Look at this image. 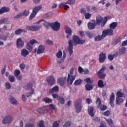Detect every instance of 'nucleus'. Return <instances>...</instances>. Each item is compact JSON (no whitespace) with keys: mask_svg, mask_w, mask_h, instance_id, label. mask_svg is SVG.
<instances>
[{"mask_svg":"<svg viewBox=\"0 0 127 127\" xmlns=\"http://www.w3.org/2000/svg\"><path fill=\"white\" fill-rule=\"evenodd\" d=\"M107 21L108 17H105L103 19L102 16L99 15L96 16V21L95 22V23L97 25H100L101 24V27H104V26L106 25V23H107Z\"/></svg>","mask_w":127,"mask_h":127,"instance_id":"f257e3e1","label":"nucleus"},{"mask_svg":"<svg viewBox=\"0 0 127 127\" xmlns=\"http://www.w3.org/2000/svg\"><path fill=\"white\" fill-rule=\"evenodd\" d=\"M41 8H42V6L41 5L35 7L33 9L32 13L30 15L29 20H32V19H33V18L35 17L36 14H37V12H38L39 10L41 9Z\"/></svg>","mask_w":127,"mask_h":127,"instance_id":"f03ea898","label":"nucleus"},{"mask_svg":"<svg viewBox=\"0 0 127 127\" xmlns=\"http://www.w3.org/2000/svg\"><path fill=\"white\" fill-rule=\"evenodd\" d=\"M72 41L74 43V45H78V44H84L85 43V40H81L80 39V37L76 35H74L72 37Z\"/></svg>","mask_w":127,"mask_h":127,"instance_id":"7ed1b4c3","label":"nucleus"},{"mask_svg":"<svg viewBox=\"0 0 127 127\" xmlns=\"http://www.w3.org/2000/svg\"><path fill=\"white\" fill-rule=\"evenodd\" d=\"M96 104L97 107V109H99V110H100V111H102L103 112L107 110V106L106 105H102V102L101 101V99L99 97H98L96 100Z\"/></svg>","mask_w":127,"mask_h":127,"instance_id":"20e7f679","label":"nucleus"},{"mask_svg":"<svg viewBox=\"0 0 127 127\" xmlns=\"http://www.w3.org/2000/svg\"><path fill=\"white\" fill-rule=\"evenodd\" d=\"M74 107L76 113H80L82 110V104H81V101L78 99L76 100L74 103Z\"/></svg>","mask_w":127,"mask_h":127,"instance_id":"39448f33","label":"nucleus"},{"mask_svg":"<svg viewBox=\"0 0 127 127\" xmlns=\"http://www.w3.org/2000/svg\"><path fill=\"white\" fill-rule=\"evenodd\" d=\"M42 27V25L40 24L37 26H28L26 27L27 30H30L31 31H38Z\"/></svg>","mask_w":127,"mask_h":127,"instance_id":"423d86ee","label":"nucleus"},{"mask_svg":"<svg viewBox=\"0 0 127 127\" xmlns=\"http://www.w3.org/2000/svg\"><path fill=\"white\" fill-rule=\"evenodd\" d=\"M61 24L58 21H56L55 22L52 23L51 24V27L52 28L54 31H58L60 29V27Z\"/></svg>","mask_w":127,"mask_h":127,"instance_id":"0eeeda50","label":"nucleus"},{"mask_svg":"<svg viewBox=\"0 0 127 127\" xmlns=\"http://www.w3.org/2000/svg\"><path fill=\"white\" fill-rule=\"evenodd\" d=\"M11 122H12V117L8 115L4 117V119L2 121V123L3 125H6V124H10Z\"/></svg>","mask_w":127,"mask_h":127,"instance_id":"6e6552de","label":"nucleus"},{"mask_svg":"<svg viewBox=\"0 0 127 127\" xmlns=\"http://www.w3.org/2000/svg\"><path fill=\"white\" fill-rule=\"evenodd\" d=\"M113 34H114L113 31L111 29L105 30L103 31L102 32L103 37H106L107 35H109V36H112Z\"/></svg>","mask_w":127,"mask_h":127,"instance_id":"1a4fd4ad","label":"nucleus"},{"mask_svg":"<svg viewBox=\"0 0 127 127\" xmlns=\"http://www.w3.org/2000/svg\"><path fill=\"white\" fill-rule=\"evenodd\" d=\"M74 73V67H72L70 70L69 73L68 74L67 80H75L76 79V76L72 75Z\"/></svg>","mask_w":127,"mask_h":127,"instance_id":"9d476101","label":"nucleus"},{"mask_svg":"<svg viewBox=\"0 0 127 127\" xmlns=\"http://www.w3.org/2000/svg\"><path fill=\"white\" fill-rule=\"evenodd\" d=\"M67 51L69 53L70 56L73 54V44L72 43V40L68 41V47L67 48Z\"/></svg>","mask_w":127,"mask_h":127,"instance_id":"9b49d317","label":"nucleus"},{"mask_svg":"<svg viewBox=\"0 0 127 127\" xmlns=\"http://www.w3.org/2000/svg\"><path fill=\"white\" fill-rule=\"evenodd\" d=\"M107 58L106 53L103 52L100 53L99 55V61L100 63H104L106 61Z\"/></svg>","mask_w":127,"mask_h":127,"instance_id":"f8f14e48","label":"nucleus"},{"mask_svg":"<svg viewBox=\"0 0 127 127\" xmlns=\"http://www.w3.org/2000/svg\"><path fill=\"white\" fill-rule=\"evenodd\" d=\"M23 45H24V42L22 41L21 38L18 39L16 41V46L17 48H21L23 47Z\"/></svg>","mask_w":127,"mask_h":127,"instance_id":"ddd939ff","label":"nucleus"},{"mask_svg":"<svg viewBox=\"0 0 127 127\" xmlns=\"http://www.w3.org/2000/svg\"><path fill=\"white\" fill-rule=\"evenodd\" d=\"M109 101L110 106L112 107V108H114L115 107V104H114V101H115V94L114 93L111 94Z\"/></svg>","mask_w":127,"mask_h":127,"instance_id":"4468645a","label":"nucleus"},{"mask_svg":"<svg viewBox=\"0 0 127 127\" xmlns=\"http://www.w3.org/2000/svg\"><path fill=\"white\" fill-rule=\"evenodd\" d=\"M65 33L67 34L66 38H70V36L72 35V29L68 27H65Z\"/></svg>","mask_w":127,"mask_h":127,"instance_id":"2eb2a0df","label":"nucleus"},{"mask_svg":"<svg viewBox=\"0 0 127 127\" xmlns=\"http://www.w3.org/2000/svg\"><path fill=\"white\" fill-rule=\"evenodd\" d=\"M37 112L39 113V114H44L48 112V109H47V107L45 106L44 107L38 109L37 110Z\"/></svg>","mask_w":127,"mask_h":127,"instance_id":"dca6fc26","label":"nucleus"},{"mask_svg":"<svg viewBox=\"0 0 127 127\" xmlns=\"http://www.w3.org/2000/svg\"><path fill=\"white\" fill-rule=\"evenodd\" d=\"M14 75L18 80H21L22 77L20 75V70L16 69L14 71Z\"/></svg>","mask_w":127,"mask_h":127,"instance_id":"f3484780","label":"nucleus"},{"mask_svg":"<svg viewBox=\"0 0 127 127\" xmlns=\"http://www.w3.org/2000/svg\"><path fill=\"white\" fill-rule=\"evenodd\" d=\"M59 91V87H58V86L57 85H56L53 88L50 89L49 93L50 94H53V93H57V92H58Z\"/></svg>","mask_w":127,"mask_h":127,"instance_id":"a211bd4d","label":"nucleus"},{"mask_svg":"<svg viewBox=\"0 0 127 127\" xmlns=\"http://www.w3.org/2000/svg\"><path fill=\"white\" fill-rule=\"evenodd\" d=\"M44 50H45V47L43 45H40L38 49L37 53V54H41V53H43V52H44Z\"/></svg>","mask_w":127,"mask_h":127,"instance_id":"6ab92c4d","label":"nucleus"},{"mask_svg":"<svg viewBox=\"0 0 127 127\" xmlns=\"http://www.w3.org/2000/svg\"><path fill=\"white\" fill-rule=\"evenodd\" d=\"M9 11V8L6 7H2L0 9V14L4 13L5 12H8Z\"/></svg>","mask_w":127,"mask_h":127,"instance_id":"aec40b11","label":"nucleus"},{"mask_svg":"<svg viewBox=\"0 0 127 127\" xmlns=\"http://www.w3.org/2000/svg\"><path fill=\"white\" fill-rule=\"evenodd\" d=\"M97 24L95 22L94 23L89 22L88 23V27L89 29H95L96 26H97Z\"/></svg>","mask_w":127,"mask_h":127,"instance_id":"412c9836","label":"nucleus"},{"mask_svg":"<svg viewBox=\"0 0 127 127\" xmlns=\"http://www.w3.org/2000/svg\"><path fill=\"white\" fill-rule=\"evenodd\" d=\"M29 54V52L27 51V50L25 49H23L21 51V55L23 56V57H26L27 55Z\"/></svg>","mask_w":127,"mask_h":127,"instance_id":"4be33fe9","label":"nucleus"},{"mask_svg":"<svg viewBox=\"0 0 127 127\" xmlns=\"http://www.w3.org/2000/svg\"><path fill=\"white\" fill-rule=\"evenodd\" d=\"M94 107H90L88 108V114L89 116H91V117H94L95 116V113H94Z\"/></svg>","mask_w":127,"mask_h":127,"instance_id":"5701e85b","label":"nucleus"},{"mask_svg":"<svg viewBox=\"0 0 127 127\" xmlns=\"http://www.w3.org/2000/svg\"><path fill=\"white\" fill-rule=\"evenodd\" d=\"M117 26H118V22H114L112 23L110 26L109 27L110 28V29L111 30H114L116 28V27H117Z\"/></svg>","mask_w":127,"mask_h":127,"instance_id":"b1692460","label":"nucleus"},{"mask_svg":"<svg viewBox=\"0 0 127 127\" xmlns=\"http://www.w3.org/2000/svg\"><path fill=\"white\" fill-rule=\"evenodd\" d=\"M124 103V99L121 97H117L116 98V104L117 105H121Z\"/></svg>","mask_w":127,"mask_h":127,"instance_id":"393cba45","label":"nucleus"},{"mask_svg":"<svg viewBox=\"0 0 127 127\" xmlns=\"http://www.w3.org/2000/svg\"><path fill=\"white\" fill-rule=\"evenodd\" d=\"M43 102H45L46 104H51L52 103V99L48 98L45 97L43 99Z\"/></svg>","mask_w":127,"mask_h":127,"instance_id":"a878e982","label":"nucleus"},{"mask_svg":"<svg viewBox=\"0 0 127 127\" xmlns=\"http://www.w3.org/2000/svg\"><path fill=\"white\" fill-rule=\"evenodd\" d=\"M98 86L99 88H104L105 84H104V81L102 80H99L97 83Z\"/></svg>","mask_w":127,"mask_h":127,"instance_id":"bb28decb","label":"nucleus"},{"mask_svg":"<svg viewBox=\"0 0 127 127\" xmlns=\"http://www.w3.org/2000/svg\"><path fill=\"white\" fill-rule=\"evenodd\" d=\"M9 22L8 18H5L3 19L0 20V24H2V23L8 24Z\"/></svg>","mask_w":127,"mask_h":127,"instance_id":"cd10ccee","label":"nucleus"},{"mask_svg":"<svg viewBox=\"0 0 127 127\" xmlns=\"http://www.w3.org/2000/svg\"><path fill=\"white\" fill-rule=\"evenodd\" d=\"M85 87L86 91H91V90H93V86L91 84H86Z\"/></svg>","mask_w":127,"mask_h":127,"instance_id":"c85d7f7f","label":"nucleus"},{"mask_svg":"<svg viewBox=\"0 0 127 127\" xmlns=\"http://www.w3.org/2000/svg\"><path fill=\"white\" fill-rule=\"evenodd\" d=\"M97 76H98L100 79H105V77H106V74L103 73H99V72H97Z\"/></svg>","mask_w":127,"mask_h":127,"instance_id":"c756f323","label":"nucleus"},{"mask_svg":"<svg viewBox=\"0 0 127 127\" xmlns=\"http://www.w3.org/2000/svg\"><path fill=\"white\" fill-rule=\"evenodd\" d=\"M32 83H28L27 85L25 86V88L26 90H29V89H32Z\"/></svg>","mask_w":127,"mask_h":127,"instance_id":"7c9ffc66","label":"nucleus"},{"mask_svg":"<svg viewBox=\"0 0 127 127\" xmlns=\"http://www.w3.org/2000/svg\"><path fill=\"white\" fill-rule=\"evenodd\" d=\"M9 101H10V102H11V103L13 105H15L17 103L16 100H15L14 98L12 97H10L9 98Z\"/></svg>","mask_w":127,"mask_h":127,"instance_id":"2f4dec72","label":"nucleus"},{"mask_svg":"<svg viewBox=\"0 0 127 127\" xmlns=\"http://www.w3.org/2000/svg\"><path fill=\"white\" fill-rule=\"evenodd\" d=\"M52 15H53V14L52 13V12H49L48 13H46L44 15V17H45L46 18V17H51V16H52Z\"/></svg>","mask_w":127,"mask_h":127,"instance_id":"473e14b6","label":"nucleus"},{"mask_svg":"<svg viewBox=\"0 0 127 127\" xmlns=\"http://www.w3.org/2000/svg\"><path fill=\"white\" fill-rule=\"evenodd\" d=\"M58 100L61 104H62V105L65 104V99H64L63 97H60Z\"/></svg>","mask_w":127,"mask_h":127,"instance_id":"72a5a7b5","label":"nucleus"},{"mask_svg":"<svg viewBox=\"0 0 127 127\" xmlns=\"http://www.w3.org/2000/svg\"><path fill=\"white\" fill-rule=\"evenodd\" d=\"M106 65H103L101 67V68L99 70V71L97 72L99 74H100V73H104V72H105V71L106 70Z\"/></svg>","mask_w":127,"mask_h":127,"instance_id":"f704fd0d","label":"nucleus"},{"mask_svg":"<svg viewBox=\"0 0 127 127\" xmlns=\"http://www.w3.org/2000/svg\"><path fill=\"white\" fill-rule=\"evenodd\" d=\"M58 83L60 86H64L65 85L64 80H58Z\"/></svg>","mask_w":127,"mask_h":127,"instance_id":"c9c22d12","label":"nucleus"},{"mask_svg":"<svg viewBox=\"0 0 127 127\" xmlns=\"http://www.w3.org/2000/svg\"><path fill=\"white\" fill-rule=\"evenodd\" d=\"M34 93V89H33V88H31L30 93L29 92V93H27L26 95L27 98L30 97V96L31 95H33Z\"/></svg>","mask_w":127,"mask_h":127,"instance_id":"e433bc0d","label":"nucleus"},{"mask_svg":"<svg viewBox=\"0 0 127 127\" xmlns=\"http://www.w3.org/2000/svg\"><path fill=\"white\" fill-rule=\"evenodd\" d=\"M82 82H83V80H76L74 82V85L75 86H79V85L82 84Z\"/></svg>","mask_w":127,"mask_h":127,"instance_id":"4c0bfd02","label":"nucleus"},{"mask_svg":"<svg viewBox=\"0 0 127 127\" xmlns=\"http://www.w3.org/2000/svg\"><path fill=\"white\" fill-rule=\"evenodd\" d=\"M47 81L50 86H53L55 84V80H47Z\"/></svg>","mask_w":127,"mask_h":127,"instance_id":"58836bf2","label":"nucleus"},{"mask_svg":"<svg viewBox=\"0 0 127 127\" xmlns=\"http://www.w3.org/2000/svg\"><path fill=\"white\" fill-rule=\"evenodd\" d=\"M103 36H98L95 38V41H100V40H102L103 38Z\"/></svg>","mask_w":127,"mask_h":127,"instance_id":"ea45409f","label":"nucleus"},{"mask_svg":"<svg viewBox=\"0 0 127 127\" xmlns=\"http://www.w3.org/2000/svg\"><path fill=\"white\" fill-rule=\"evenodd\" d=\"M125 52H126V48L125 47L120 49L119 51V54H125Z\"/></svg>","mask_w":127,"mask_h":127,"instance_id":"a19ab883","label":"nucleus"},{"mask_svg":"<svg viewBox=\"0 0 127 127\" xmlns=\"http://www.w3.org/2000/svg\"><path fill=\"white\" fill-rule=\"evenodd\" d=\"M23 16V14L22 13H20L17 14L16 16H14V18H20V17H22Z\"/></svg>","mask_w":127,"mask_h":127,"instance_id":"79ce46f5","label":"nucleus"},{"mask_svg":"<svg viewBox=\"0 0 127 127\" xmlns=\"http://www.w3.org/2000/svg\"><path fill=\"white\" fill-rule=\"evenodd\" d=\"M52 23H48L47 22H45L43 23V25L45 26V27L48 28L49 27H51Z\"/></svg>","mask_w":127,"mask_h":127,"instance_id":"37998d69","label":"nucleus"},{"mask_svg":"<svg viewBox=\"0 0 127 127\" xmlns=\"http://www.w3.org/2000/svg\"><path fill=\"white\" fill-rule=\"evenodd\" d=\"M92 16V14H90V13L87 12L85 13V17L86 19H89L90 17Z\"/></svg>","mask_w":127,"mask_h":127,"instance_id":"c03bdc74","label":"nucleus"},{"mask_svg":"<svg viewBox=\"0 0 127 127\" xmlns=\"http://www.w3.org/2000/svg\"><path fill=\"white\" fill-rule=\"evenodd\" d=\"M56 56L58 58H61L62 57V52L59 51L56 54Z\"/></svg>","mask_w":127,"mask_h":127,"instance_id":"a18cd8bd","label":"nucleus"},{"mask_svg":"<svg viewBox=\"0 0 127 127\" xmlns=\"http://www.w3.org/2000/svg\"><path fill=\"white\" fill-rule=\"evenodd\" d=\"M33 47L30 45L29 43L27 44V49L29 50V51H31L32 50Z\"/></svg>","mask_w":127,"mask_h":127,"instance_id":"49530a36","label":"nucleus"},{"mask_svg":"<svg viewBox=\"0 0 127 127\" xmlns=\"http://www.w3.org/2000/svg\"><path fill=\"white\" fill-rule=\"evenodd\" d=\"M39 127H44V122L43 121H39V124H38Z\"/></svg>","mask_w":127,"mask_h":127,"instance_id":"de8ad7c7","label":"nucleus"},{"mask_svg":"<svg viewBox=\"0 0 127 127\" xmlns=\"http://www.w3.org/2000/svg\"><path fill=\"white\" fill-rule=\"evenodd\" d=\"M23 15H25V16H27L29 14V10H24L22 13Z\"/></svg>","mask_w":127,"mask_h":127,"instance_id":"09e8293b","label":"nucleus"},{"mask_svg":"<svg viewBox=\"0 0 127 127\" xmlns=\"http://www.w3.org/2000/svg\"><path fill=\"white\" fill-rule=\"evenodd\" d=\"M107 123L110 125L112 126L113 125V120L111 119H108L106 120Z\"/></svg>","mask_w":127,"mask_h":127,"instance_id":"8fccbe9b","label":"nucleus"},{"mask_svg":"<svg viewBox=\"0 0 127 127\" xmlns=\"http://www.w3.org/2000/svg\"><path fill=\"white\" fill-rule=\"evenodd\" d=\"M49 109L50 110H54L55 111V110H56V107L53 104H50L49 105Z\"/></svg>","mask_w":127,"mask_h":127,"instance_id":"3c124183","label":"nucleus"},{"mask_svg":"<svg viewBox=\"0 0 127 127\" xmlns=\"http://www.w3.org/2000/svg\"><path fill=\"white\" fill-rule=\"evenodd\" d=\"M78 71L79 74H83L84 69H83V68H82V67L79 66Z\"/></svg>","mask_w":127,"mask_h":127,"instance_id":"603ef678","label":"nucleus"},{"mask_svg":"<svg viewBox=\"0 0 127 127\" xmlns=\"http://www.w3.org/2000/svg\"><path fill=\"white\" fill-rule=\"evenodd\" d=\"M70 126H71V122L67 121L64 124L63 127H70Z\"/></svg>","mask_w":127,"mask_h":127,"instance_id":"864d4df0","label":"nucleus"},{"mask_svg":"<svg viewBox=\"0 0 127 127\" xmlns=\"http://www.w3.org/2000/svg\"><path fill=\"white\" fill-rule=\"evenodd\" d=\"M6 69V65H4L3 68L1 70V75H3L4 73H5V69Z\"/></svg>","mask_w":127,"mask_h":127,"instance_id":"5fc2aeb1","label":"nucleus"},{"mask_svg":"<svg viewBox=\"0 0 127 127\" xmlns=\"http://www.w3.org/2000/svg\"><path fill=\"white\" fill-rule=\"evenodd\" d=\"M30 44H31V45H33L35 43H37V41L33 39V40H31L29 41Z\"/></svg>","mask_w":127,"mask_h":127,"instance_id":"6e6d98bb","label":"nucleus"},{"mask_svg":"<svg viewBox=\"0 0 127 127\" xmlns=\"http://www.w3.org/2000/svg\"><path fill=\"white\" fill-rule=\"evenodd\" d=\"M21 33V29H19L15 31V34L16 35H19Z\"/></svg>","mask_w":127,"mask_h":127,"instance_id":"4d7b16f0","label":"nucleus"},{"mask_svg":"<svg viewBox=\"0 0 127 127\" xmlns=\"http://www.w3.org/2000/svg\"><path fill=\"white\" fill-rule=\"evenodd\" d=\"M59 127V123L57 121L54 122L53 127Z\"/></svg>","mask_w":127,"mask_h":127,"instance_id":"13d9d810","label":"nucleus"},{"mask_svg":"<svg viewBox=\"0 0 127 127\" xmlns=\"http://www.w3.org/2000/svg\"><path fill=\"white\" fill-rule=\"evenodd\" d=\"M52 96L54 99H57V100H58L59 98V95H57V94H53Z\"/></svg>","mask_w":127,"mask_h":127,"instance_id":"bf43d9fd","label":"nucleus"},{"mask_svg":"<svg viewBox=\"0 0 127 127\" xmlns=\"http://www.w3.org/2000/svg\"><path fill=\"white\" fill-rule=\"evenodd\" d=\"M11 88V86H10V84H9V83L7 82L5 83V88L7 89H9Z\"/></svg>","mask_w":127,"mask_h":127,"instance_id":"052dcab7","label":"nucleus"},{"mask_svg":"<svg viewBox=\"0 0 127 127\" xmlns=\"http://www.w3.org/2000/svg\"><path fill=\"white\" fill-rule=\"evenodd\" d=\"M86 35L87 37H89V38H92V33L90 32H86Z\"/></svg>","mask_w":127,"mask_h":127,"instance_id":"680f3d73","label":"nucleus"},{"mask_svg":"<svg viewBox=\"0 0 127 127\" xmlns=\"http://www.w3.org/2000/svg\"><path fill=\"white\" fill-rule=\"evenodd\" d=\"M75 0H68L67 2V3L69 4H73V3H75Z\"/></svg>","mask_w":127,"mask_h":127,"instance_id":"e2e57ef3","label":"nucleus"},{"mask_svg":"<svg viewBox=\"0 0 127 127\" xmlns=\"http://www.w3.org/2000/svg\"><path fill=\"white\" fill-rule=\"evenodd\" d=\"M123 93H122V92L118 91L117 93V98H121V97H123Z\"/></svg>","mask_w":127,"mask_h":127,"instance_id":"0e129e2a","label":"nucleus"},{"mask_svg":"<svg viewBox=\"0 0 127 127\" xmlns=\"http://www.w3.org/2000/svg\"><path fill=\"white\" fill-rule=\"evenodd\" d=\"M108 58L109 59V60H110V61L114 60V56L112 55H109Z\"/></svg>","mask_w":127,"mask_h":127,"instance_id":"69168bd1","label":"nucleus"},{"mask_svg":"<svg viewBox=\"0 0 127 127\" xmlns=\"http://www.w3.org/2000/svg\"><path fill=\"white\" fill-rule=\"evenodd\" d=\"M94 122H100V118L99 117H94L93 118Z\"/></svg>","mask_w":127,"mask_h":127,"instance_id":"338daca9","label":"nucleus"},{"mask_svg":"<svg viewBox=\"0 0 127 127\" xmlns=\"http://www.w3.org/2000/svg\"><path fill=\"white\" fill-rule=\"evenodd\" d=\"M25 127H34V126L32 124H27L26 125Z\"/></svg>","mask_w":127,"mask_h":127,"instance_id":"774afa93","label":"nucleus"}]
</instances>
